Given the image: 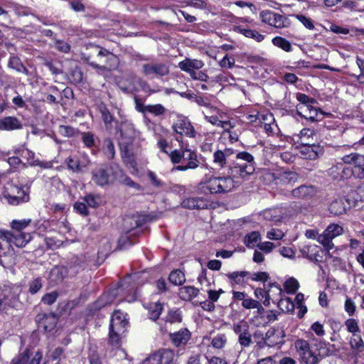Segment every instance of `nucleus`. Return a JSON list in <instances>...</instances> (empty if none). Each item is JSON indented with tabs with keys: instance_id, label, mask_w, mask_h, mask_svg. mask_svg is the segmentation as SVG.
<instances>
[{
	"instance_id": "obj_1",
	"label": "nucleus",
	"mask_w": 364,
	"mask_h": 364,
	"mask_svg": "<svg viewBox=\"0 0 364 364\" xmlns=\"http://www.w3.org/2000/svg\"><path fill=\"white\" fill-rule=\"evenodd\" d=\"M237 161L228 166V175L236 179H247L255 170L254 156L247 151L236 153Z\"/></svg>"
},
{
	"instance_id": "obj_2",
	"label": "nucleus",
	"mask_w": 364,
	"mask_h": 364,
	"mask_svg": "<svg viewBox=\"0 0 364 364\" xmlns=\"http://www.w3.org/2000/svg\"><path fill=\"white\" fill-rule=\"evenodd\" d=\"M235 186V182L230 175L225 177H205L198 183V189L205 194L227 193Z\"/></svg>"
},
{
	"instance_id": "obj_3",
	"label": "nucleus",
	"mask_w": 364,
	"mask_h": 364,
	"mask_svg": "<svg viewBox=\"0 0 364 364\" xmlns=\"http://www.w3.org/2000/svg\"><path fill=\"white\" fill-rule=\"evenodd\" d=\"M3 198L11 205H20L30 200L28 188L13 181L7 182L3 191Z\"/></svg>"
},
{
	"instance_id": "obj_4",
	"label": "nucleus",
	"mask_w": 364,
	"mask_h": 364,
	"mask_svg": "<svg viewBox=\"0 0 364 364\" xmlns=\"http://www.w3.org/2000/svg\"><path fill=\"white\" fill-rule=\"evenodd\" d=\"M128 321L124 314L119 311H114L109 325V343L111 346L119 348L121 346V340L127 331Z\"/></svg>"
},
{
	"instance_id": "obj_5",
	"label": "nucleus",
	"mask_w": 364,
	"mask_h": 364,
	"mask_svg": "<svg viewBox=\"0 0 364 364\" xmlns=\"http://www.w3.org/2000/svg\"><path fill=\"white\" fill-rule=\"evenodd\" d=\"M97 53L98 61L100 63L91 61L90 55H85L83 59L87 62L91 67L97 68L100 71L104 72L106 70H111L115 69L119 64V59L117 55H114L109 50L99 47L92 46Z\"/></svg>"
},
{
	"instance_id": "obj_6",
	"label": "nucleus",
	"mask_w": 364,
	"mask_h": 364,
	"mask_svg": "<svg viewBox=\"0 0 364 364\" xmlns=\"http://www.w3.org/2000/svg\"><path fill=\"white\" fill-rule=\"evenodd\" d=\"M82 264L83 262L75 257L68 263V267L64 266L53 267L49 274L50 282L53 284L61 283L68 276L69 270L72 274H75L78 272L79 269L82 267Z\"/></svg>"
},
{
	"instance_id": "obj_7",
	"label": "nucleus",
	"mask_w": 364,
	"mask_h": 364,
	"mask_svg": "<svg viewBox=\"0 0 364 364\" xmlns=\"http://www.w3.org/2000/svg\"><path fill=\"white\" fill-rule=\"evenodd\" d=\"M141 73L147 78H159L169 73L168 66L162 62H147L141 65Z\"/></svg>"
},
{
	"instance_id": "obj_8",
	"label": "nucleus",
	"mask_w": 364,
	"mask_h": 364,
	"mask_svg": "<svg viewBox=\"0 0 364 364\" xmlns=\"http://www.w3.org/2000/svg\"><path fill=\"white\" fill-rule=\"evenodd\" d=\"M296 353L301 362L305 364H318V358L312 351L309 342L304 339H298L294 343Z\"/></svg>"
},
{
	"instance_id": "obj_9",
	"label": "nucleus",
	"mask_w": 364,
	"mask_h": 364,
	"mask_svg": "<svg viewBox=\"0 0 364 364\" xmlns=\"http://www.w3.org/2000/svg\"><path fill=\"white\" fill-rule=\"evenodd\" d=\"M259 16L263 23L277 28H287L291 24L290 21L287 16L270 10L261 11Z\"/></svg>"
},
{
	"instance_id": "obj_10",
	"label": "nucleus",
	"mask_w": 364,
	"mask_h": 364,
	"mask_svg": "<svg viewBox=\"0 0 364 364\" xmlns=\"http://www.w3.org/2000/svg\"><path fill=\"white\" fill-rule=\"evenodd\" d=\"M265 180L275 181L277 185L293 186L299 179V175L293 171H283L277 173L267 172L264 175Z\"/></svg>"
},
{
	"instance_id": "obj_11",
	"label": "nucleus",
	"mask_w": 364,
	"mask_h": 364,
	"mask_svg": "<svg viewBox=\"0 0 364 364\" xmlns=\"http://www.w3.org/2000/svg\"><path fill=\"white\" fill-rule=\"evenodd\" d=\"M343 228L338 224H330L323 232L317 237L318 242L321 244L327 250H331L333 247L332 240L336 237L341 235Z\"/></svg>"
},
{
	"instance_id": "obj_12",
	"label": "nucleus",
	"mask_w": 364,
	"mask_h": 364,
	"mask_svg": "<svg viewBox=\"0 0 364 364\" xmlns=\"http://www.w3.org/2000/svg\"><path fill=\"white\" fill-rule=\"evenodd\" d=\"M114 172L115 169L112 166H111V173L104 168H95L92 171V180L98 186H109L115 181Z\"/></svg>"
},
{
	"instance_id": "obj_13",
	"label": "nucleus",
	"mask_w": 364,
	"mask_h": 364,
	"mask_svg": "<svg viewBox=\"0 0 364 364\" xmlns=\"http://www.w3.org/2000/svg\"><path fill=\"white\" fill-rule=\"evenodd\" d=\"M43 358V353L37 350L33 355L28 348L16 355L10 362V364H40Z\"/></svg>"
},
{
	"instance_id": "obj_14",
	"label": "nucleus",
	"mask_w": 364,
	"mask_h": 364,
	"mask_svg": "<svg viewBox=\"0 0 364 364\" xmlns=\"http://www.w3.org/2000/svg\"><path fill=\"white\" fill-rule=\"evenodd\" d=\"M172 129L175 133L180 136L193 138L196 135V132L192 124L185 117H178L177 120L173 124Z\"/></svg>"
},
{
	"instance_id": "obj_15",
	"label": "nucleus",
	"mask_w": 364,
	"mask_h": 364,
	"mask_svg": "<svg viewBox=\"0 0 364 364\" xmlns=\"http://www.w3.org/2000/svg\"><path fill=\"white\" fill-rule=\"evenodd\" d=\"M173 359L172 350H159L146 358L141 364H170Z\"/></svg>"
},
{
	"instance_id": "obj_16",
	"label": "nucleus",
	"mask_w": 364,
	"mask_h": 364,
	"mask_svg": "<svg viewBox=\"0 0 364 364\" xmlns=\"http://www.w3.org/2000/svg\"><path fill=\"white\" fill-rule=\"evenodd\" d=\"M284 331L279 328H270L266 333L265 336L262 337V342L259 341L258 344L262 347L263 343L264 346L273 347L277 345L282 344L284 343Z\"/></svg>"
},
{
	"instance_id": "obj_17",
	"label": "nucleus",
	"mask_w": 364,
	"mask_h": 364,
	"mask_svg": "<svg viewBox=\"0 0 364 364\" xmlns=\"http://www.w3.org/2000/svg\"><path fill=\"white\" fill-rule=\"evenodd\" d=\"M235 154V151L230 148L223 150H217L213 153V164L220 168L228 166L230 157Z\"/></svg>"
},
{
	"instance_id": "obj_18",
	"label": "nucleus",
	"mask_w": 364,
	"mask_h": 364,
	"mask_svg": "<svg viewBox=\"0 0 364 364\" xmlns=\"http://www.w3.org/2000/svg\"><path fill=\"white\" fill-rule=\"evenodd\" d=\"M121 139L124 144H130L135 138V129L132 123L122 122L119 127Z\"/></svg>"
},
{
	"instance_id": "obj_19",
	"label": "nucleus",
	"mask_w": 364,
	"mask_h": 364,
	"mask_svg": "<svg viewBox=\"0 0 364 364\" xmlns=\"http://www.w3.org/2000/svg\"><path fill=\"white\" fill-rule=\"evenodd\" d=\"M316 194V189L313 186L302 185L299 187L293 189L289 196L293 198L309 199L315 196Z\"/></svg>"
},
{
	"instance_id": "obj_20",
	"label": "nucleus",
	"mask_w": 364,
	"mask_h": 364,
	"mask_svg": "<svg viewBox=\"0 0 364 364\" xmlns=\"http://www.w3.org/2000/svg\"><path fill=\"white\" fill-rule=\"evenodd\" d=\"M7 232L11 245L13 243L18 247H25L32 239L31 234L26 232Z\"/></svg>"
},
{
	"instance_id": "obj_21",
	"label": "nucleus",
	"mask_w": 364,
	"mask_h": 364,
	"mask_svg": "<svg viewBox=\"0 0 364 364\" xmlns=\"http://www.w3.org/2000/svg\"><path fill=\"white\" fill-rule=\"evenodd\" d=\"M89 160L87 156H84L82 160H80L77 156H70L66 159L65 163L68 168L73 172H81L82 169L89 164Z\"/></svg>"
},
{
	"instance_id": "obj_22",
	"label": "nucleus",
	"mask_w": 364,
	"mask_h": 364,
	"mask_svg": "<svg viewBox=\"0 0 364 364\" xmlns=\"http://www.w3.org/2000/svg\"><path fill=\"white\" fill-rule=\"evenodd\" d=\"M301 151V154L307 159L315 160L323 153V147L317 144H304Z\"/></svg>"
},
{
	"instance_id": "obj_23",
	"label": "nucleus",
	"mask_w": 364,
	"mask_h": 364,
	"mask_svg": "<svg viewBox=\"0 0 364 364\" xmlns=\"http://www.w3.org/2000/svg\"><path fill=\"white\" fill-rule=\"evenodd\" d=\"M22 127V123L16 117L9 116L0 119V130L14 131Z\"/></svg>"
},
{
	"instance_id": "obj_24",
	"label": "nucleus",
	"mask_w": 364,
	"mask_h": 364,
	"mask_svg": "<svg viewBox=\"0 0 364 364\" xmlns=\"http://www.w3.org/2000/svg\"><path fill=\"white\" fill-rule=\"evenodd\" d=\"M172 343L177 347L186 345L191 338V333L187 328L181 329L170 335Z\"/></svg>"
},
{
	"instance_id": "obj_25",
	"label": "nucleus",
	"mask_w": 364,
	"mask_h": 364,
	"mask_svg": "<svg viewBox=\"0 0 364 364\" xmlns=\"http://www.w3.org/2000/svg\"><path fill=\"white\" fill-rule=\"evenodd\" d=\"M182 206L188 209H205L209 203L203 198H188L183 200Z\"/></svg>"
},
{
	"instance_id": "obj_26",
	"label": "nucleus",
	"mask_w": 364,
	"mask_h": 364,
	"mask_svg": "<svg viewBox=\"0 0 364 364\" xmlns=\"http://www.w3.org/2000/svg\"><path fill=\"white\" fill-rule=\"evenodd\" d=\"M204 63L203 61L196 59L186 58L184 60L181 61L178 63V67L181 70L188 73L190 75L191 72H194L195 70H199L203 68Z\"/></svg>"
},
{
	"instance_id": "obj_27",
	"label": "nucleus",
	"mask_w": 364,
	"mask_h": 364,
	"mask_svg": "<svg viewBox=\"0 0 364 364\" xmlns=\"http://www.w3.org/2000/svg\"><path fill=\"white\" fill-rule=\"evenodd\" d=\"M342 161L346 164H353L355 169L357 167L364 166V155L358 153H351L342 157Z\"/></svg>"
},
{
	"instance_id": "obj_28",
	"label": "nucleus",
	"mask_w": 364,
	"mask_h": 364,
	"mask_svg": "<svg viewBox=\"0 0 364 364\" xmlns=\"http://www.w3.org/2000/svg\"><path fill=\"white\" fill-rule=\"evenodd\" d=\"M114 178H115V181H118L121 183L126 185L129 187H132V188H138L139 187L137 183H136L130 177L127 176L124 173V171L118 167H117V168L115 169V172H114Z\"/></svg>"
},
{
	"instance_id": "obj_29",
	"label": "nucleus",
	"mask_w": 364,
	"mask_h": 364,
	"mask_svg": "<svg viewBox=\"0 0 364 364\" xmlns=\"http://www.w3.org/2000/svg\"><path fill=\"white\" fill-rule=\"evenodd\" d=\"M349 343L350 349L355 355L362 353L364 350V341L360 335L353 334Z\"/></svg>"
},
{
	"instance_id": "obj_30",
	"label": "nucleus",
	"mask_w": 364,
	"mask_h": 364,
	"mask_svg": "<svg viewBox=\"0 0 364 364\" xmlns=\"http://www.w3.org/2000/svg\"><path fill=\"white\" fill-rule=\"evenodd\" d=\"M36 321L39 322L45 331H50L55 325V318L46 314H38Z\"/></svg>"
},
{
	"instance_id": "obj_31",
	"label": "nucleus",
	"mask_w": 364,
	"mask_h": 364,
	"mask_svg": "<svg viewBox=\"0 0 364 364\" xmlns=\"http://www.w3.org/2000/svg\"><path fill=\"white\" fill-rule=\"evenodd\" d=\"M309 105H301L297 107V112L299 114L307 119H310L312 122L316 120L318 115L317 109L314 107H311V109L308 111Z\"/></svg>"
},
{
	"instance_id": "obj_32",
	"label": "nucleus",
	"mask_w": 364,
	"mask_h": 364,
	"mask_svg": "<svg viewBox=\"0 0 364 364\" xmlns=\"http://www.w3.org/2000/svg\"><path fill=\"white\" fill-rule=\"evenodd\" d=\"M199 289L192 287L186 286L179 289V296L183 300H191L198 296Z\"/></svg>"
},
{
	"instance_id": "obj_33",
	"label": "nucleus",
	"mask_w": 364,
	"mask_h": 364,
	"mask_svg": "<svg viewBox=\"0 0 364 364\" xmlns=\"http://www.w3.org/2000/svg\"><path fill=\"white\" fill-rule=\"evenodd\" d=\"M11 249L9 236L7 235V232L0 233V256L6 255L9 253Z\"/></svg>"
},
{
	"instance_id": "obj_34",
	"label": "nucleus",
	"mask_w": 364,
	"mask_h": 364,
	"mask_svg": "<svg viewBox=\"0 0 364 364\" xmlns=\"http://www.w3.org/2000/svg\"><path fill=\"white\" fill-rule=\"evenodd\" d=\"M149 317L153 321L159 318L163 311V304L160 302L151 303L147 306Z\"/></svg>"
},
{
	"instance_id": "obj_35",
	"label": "nucleus",
	"mask_w": 364,
	"mask_h": 364,
	"mask_svg": "<svg viewBox=\"0 0 364 364\" xmlns=\"http://www.w3.org/2000/svg\"><path fill=\"white\" fill-rule=\"evenodd\" d=\"M102 151L109 160H112L115 156V149L113 141L107 138L103 140Z\"/></svg>"
},
{
	"instance_id": "obj_36",
	"label": "nucleus",
	"mask_w": 364,
	"mask_h": 364,
	"mask_svg": "<svg viewBox=\"0 0 364 364\" xmlns=\"http://www.w3.org/2000/svg\"><path fill=\"white\" fill-rule=\"evenodd\" d=\"M249 274H250L247 271H237L228 273L226 276L229 279L230 284L233 285L242 283L244 282V278Z\"/></svg>"
},
{
	"instance_id": "obj_37",
	"label": "nucleus",
	"mask_w": 364,
	"mask_h": 364,
	"mask_svg": "<svg viewBox=\"0 0 364 364\" xmlns=\"http://www.w3.org/2000/svg\"><path fill=\"white\" fill-rule=\"evenodd\" d=\"M32 220L31 218H24L21 220H13L10 226L14 232H24L23 230L30 225Z\"/></svg>"
},
{
	"instance_id": "obj_38",
	"label": "nucleus",
	"mask_w": 364,
	"mask_h": 364,
	"mask_svg": "<svg viewBox=\"0 0 364 364\" xmlns=\"http://www.w3.org/2000/svg\"><path fill=\"white\" fill-rule=\"evenodd\" d=\"M235 31H237L239 33L243 34L247 38H251L257 42H261L264 38V36L262 35L255 30L243 28L238 26L235 28Z\"/></svg>"
},
{
	"instance_id": "obj_39",
	"label": "nucleus",
	"mask_w": 364,
	"mask_h": 364,
	"mask_svg": "<svg viewBox=\"0 0 364 364\" xmlns=\"http://www.w3.org/2000/svg\"><path fill=\"white\" fill-rule=\"evenodd\" d=\"M121 156L123 162L126 165H129L133 168L136 167V162L134 159V155L129 152L126 146L121 149Z\"/></svg>"
},
{
	"instance_id": "obj_40",
	"label": "nucleus",
	"mask_w": 364,
	"mask_h": 364,
	"mask_svg": "<svg viewBox=\"0 0 364 364\" xmlns=\"http://www.w3.org/2000/svg\"><path fill=\"white\" fill-rule=\"evenodd\" d=\"M168 280L174 285H181L186 281L185 274L180 269L173 270L169 274Z\"/></svg>"
},
{
	"instance_id": "obj_41",
	"label": "nucleus",
	"mask_w": 364,
	"mask_h": 364,
	"mask_svg": "<svg viewBox=\"0 0 364 364\" xmlns=\"http://www.w3.org/2000/svg\"><path fill=\"white\" fill-rule=\"evenodd\" d=\"M260 239V233L258 231H253L245 237L244 243L248 247H254L255 245L257 246Z\"/></svg>"
},
{
	"instance_id": "obj_42",
	"label": "nucleus",
	"mask_w": 364,
	"mask_h": 364,
	"mask_svg": "<svg viewBox=\"0 0 364 364\" xmlns=\"http://www.w3.org/2000/svg\"><path fill=\"white\" fill-rule=\"evenodd\" d=\"M274 46L282 49L286 52H290L292 50L290 42L284 38L277 36L272 39Z\"/></svg>"
},
{
	"instance_id": "obj_43",
	"label": "nucleus",
	"mask_w": 364,
	"mask_h": 364,
	"mask_svg": "<svg viewBox=\"0 0 364 364\" xmlns=\"http://www.w3.org/2000/svg\"><path fill=\"white\" fill-rule=\"evenodd\" d=\"M182 156V161H187V163L194 162L196 164V168L198 167L200 162L195 151L189 149H183Z\"/></svg>"
},
{
	"instance_id": "obj_44",
	"label": "nucleus",
	"mask_w": 364,
	"mask_h": 364,
	"mask_svg": "<svg viewBox=\"0 0 364 364\" xmlns=\"http://www.w3.org/2000/svg\"><path fill=\"white\" fill-rule=\"evenodd\" d=\"M147 176L150 181L151 184L158 189H164L166 187V183L162 181L156 174L151 171H149L147 173Z\"/></svg>"
},
{
	"instance_id": "obj_45",
	"label": "nucleus",
	"mask_w": 364,
	"mask_h": 364,
	"mask_svg": "<svg viewBox=\"0 0 364 364\" xmlns=\"http://www.w3.org/2000/svg\"><path fill=\"white\" fill-rule=\"evenodd\" d=\"M315 135L314 130L309 128L303 129L299 134L301 143L302 144H309V139H313Z\"/></svg>"
},
{
	"instance_id": "obj_46",
	"label": "nucleus",
	"mask_w": 364,
	"mask_h": 364,
	"mask_svg": "<svg viewBox=\"0 0 364 364\" xmlns=\"http://www.w3.org/2000/svg\"><path fill=\"white\" fill-rule=\"evenodd\" d=\"M166 108L161 104L148 105L147 113L159 117L164 115L166 112Z\"/></svg>"
},
{
	"instance_id": "obj_47",
	"label": "nucleus",
	"mask_w": 364,
	"mask_h": 364,
	"mask_svg": "<svg viewBox=\"0 0 364 364\" xmlns=\"http://www.w3.org/2000/svg\"><path fill=\"white\" fill-rule=\"evenodd\" d=\"M330 211L334 215H341L346 211L343 203L341 200H335L330 205Z\"/></svg>"
},
{
	"instance_id": "obj_48",
	"label": "nucleus",
	"mask_w": 364,
	"mask_h": 364,
	"mask_svg": "<svg viewBox=\"0 0 364 364\" xmlns=\"http://www.w3.org/2000/svg\"><path fill=\"white\" fill-rule=\"evenodd\" d=\"M298 281L294 278H290L284 283V288L287 293L294 294L299 289Z\"/></svg>"
},
{
	"instance_id": "obj_49",
	"label": "nucleus",
	"mask_w": 364,
	"mask_h": 364,
	"mask_svg": "<svg viewBox=\"0 0 364 364\" xmlns=\"http://www.w3.org/2000/svg\"><path fill=\"white\" fill-rule=\"evenodd\" d=\"M82 140L85 146L88 148H92L95 144V136L91 132L82 133Z\"/></svg>"
},
{
	"instance_id": "obj_50",
	"label": "nucleus",
	"mask_w": 364,
	"mask_h": 364,
	"mask_svg": "<svg viewBox=\"0 0 364 364\" xmlns=\"http://www.w3.org/2000/svg\"><path fill=\"white\" fill-rule=\"evenodd\" d=\"M227 342V338L225 334H218L212 340V345L215 348H222L224 347Z\"/></svg>"
},
{
	"instance_id": "obj_51",
	"label": "nucleus",
	"mask_w": 364,
	"mask_h": 364,
	"mask_svg": "<svg viewBox=\"0 0 364 364\" xmlns=\"http://www.w3.org/2000/svg\"><path fill=\"white\" fill-rule=\"evenodd\" d=\"M42 279L40 277L36 278L29 283L28 291L31 294L37 293L42 288Z\"/></svg>"
},
{
	"instance_id": "obj_52",
	"label": "nucleus",
	"mask_w": 364,
	"mask_h": 364,
	"mask_svg": "<svg viewBox=\"0 0 364 364\" xmlns=\"http://www.w3.org/2000/svg\"><path fill=\"white\" fill-rule=\"evenodd\" d=\"M284 232L277 228H272L267 232V237L269 240H281L284 237Z\"/></svg>"
},
{
	"instance_id": "obj_53",
	"label": "nucleus",
	"mask_w": 364,
	"mask_h": 364,
	"mask_svg": "<svg viewBox=\"0 0 364 364\" xmlns=\"http://www.w3.org/2000/svg\"><path fill=\"white\" fill-rule=\"evenodd\" d=\"M293 16L299 20L306 28L309 30L314 28V25L312 21L311 18L306 17V16L301 14H294Z\"/></svg>"
},
{
	"instance_id": "obj_54",
	"label": "nucleus",
	"mask_w": 364,
	"mask_h": 364,
	"mask_svg": "<svg viewBox=\"0 0 364 364\" xmlns=\"http://www.w3.org/2000/svg\"><path fill=\"white\" fill-rule=\"evenodd\" d=\"M345 325L348 331L352 333L353 334H356L357 332L360 331L358 322L353 318L347 319L345 322Z\"/></svg>"
},
{
	"instance_id": "obj_55",
	"label": "nucleus",
	"mask_w": 364,
	"mask_h": 364,
	"mask_svg": "<svg viewBox=\"0 0 364 364\" xmlns=\"http://www.w3.org/2000/svg\"><path fill=\"white\" fill-rule=\"evenodd\" d=\"M239 343L243 347H248L252 343L251 334L249 330L238 336Z\"/></svg>"
},
{
	"instance_id": "obj_56",
	"label": "nucleus",
	"mask_w": 364,
	"mask_h": 364,
	"mask_svg": "<svg viewBox=\"0 0 364 364\" xmlns=\"http://www.w3.org/2000/svg\"><path fill=\"white\" fill-rule=\"evenodd\" d=\"M84 201L89 207L96 208L100 204V197L99 196H94L92 194H90L84 198Z\"/></svg>"
},
{
	"instance_id": "obj_57",
	"label": "nucleus",
	"mask_w": 364,
	"mask_h": 364,
	"mask_svg": "<svg viewBox=\"0 0 364 364\" xmlns=\"http://www.w3.org/2000/svg\"><path fill=\"white\" fill-rule=\"evenodd\" d=\"M242 306L244 308L248 309H259L261 308V304L258 301L252 299H245L242 302Z\"/></svg>"
},
{
	"instance_id": "obj_58",
	"label": "nucleus",
	"mask_w": 364,
	"mask_h": 364,
	"mask_svg": "<svg viewBox=\"0 0 364 364\" xmlns=\"http://www.w3.org/2000/svg\"><path fill=\"white\" fill-rule=\"evenodd\" d=\"M183 147L180 150H174L168 154L170 159L173 164H179L182 161V154H183Z\"/></svg>"
},
{
	"instance_id": "obj_59",
	"label": "nucleus",
	"mask_w": 364,
	"mask_h": 364,
	"mask_svg": "<svg viewBox=\"0 0 364 364\" xmlns=\"http://www.w3.org/2000/svg\"><path fill=\"white\" fill-rule=\"evenodd\" d=\"M249 330V326L247 322L242 321L238 323L234 324L233 331L234 332L238 335V336L245 331Z\"/></svg>"
},
{
	"instance_id": "obj_60",
	"label": "nucleus",
	"mask_w": 364,
	"mask_h": 364,
	"mask_svg": "<svg viewBox=\"0 0 364 364\" xmlns=\"http://www.w3.org/2000/svg\"><path fill=\"white\" fill-rule=\"evenodd\" d=\"M58 296V292L52 291L50 293H48V294H45L42 297L41 301H42V302H43L46 304L51 305L55 302Z\"/></svg>"
},
{
	"instance_id": "obj_61",
	"label": "nucleus",
	"mask_w": 364,
	"mask_h": 364,
	"mask_svg": "<svg viewBox=\"0 0 364 364\" xmlns=\"http://www.w3.org/2000/svg\"><path fill=\"white\" fill-rule=\"evenodd\" d=\"M166 321L169 323L181 322V316L178 311H170L166 317Z\"/></svg>"
},
{
	"instance_id": "obj_62",
	"label": "nucleus",
	"mask_w": 364,
	"mask_h": 364,
	"mask_svg": "<svg viewBox=\"0 0 364 364\" xmlns=\"http://www.w3.org/2000/svg\"><path fill=\"white\" fill-rule=\"evenodd\" d=\"M252 281L265 282L269 279V274L265 272H254L250 274Z\"/></svg>"
},
{
	"instance_id": "obj_63",
	"label": "nucleus",
	"mask_w": 364,
	"mask_h": 364,
	"mask_svg": "<svg viewBox=\"0 0 364 364\" xmlns=\"http://www.w3.org/2000/svg\"><path fill=\"white\" fill-rule=\"evenodd\" d=\"M312 247H313L310 245H304L300 249V252H301L302 255L311 261H313L316 259V254L312 253Z\"/></svg>"
},
{
	"instance_id": "obj_64",
	"label": "nucleus",
	"mask_w": 364,
	"mask_h": 364,
	"mask_svg": "<svg viewBox=\"0 0 364 364\" xmlns=\"http://www.w3.org/2000/svg\"><path fill=\"white\" fill-rule=\"evenodd\" d=\"M100 112L105 124H111L113 122V116L106 107H101Z\"/></svg>"
}]
</instances>
